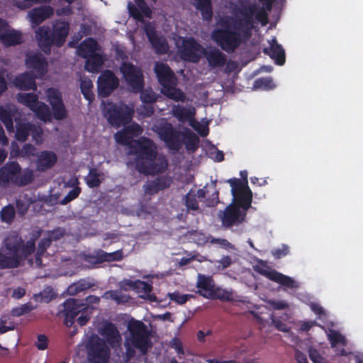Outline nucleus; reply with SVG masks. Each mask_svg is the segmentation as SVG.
<instances>
[{
	"mask_svg": "<svg viewBox=\"0 0 363 363\" xmlns=\"http://www.w3.org/2000/svg\"><path fill=\"white\" fill-rule=\"evenodd\" d=\"M262 8L243 6L233 18L220 20L211 34V38L225 51H233L241 41V33L252 26L254 19L264 26L267 23L266 11L271 9L273 0H259Z\"/></svg>",
	"mask_w": 363,
	"mask_h": 363,
	"instance_id": "1",
	"label": "nucleus"
},
{
	"mask_svg": "<svg viewBox=\"0 0 363 363\" xmlns=\"http://www.w3.org/2000/svg\"><path fill=\"white\" fill-rule=\"evenodd\" d=\"M243 180L231 179L229 183L231 186L233 195L232 203L220 215L223 224L225 226L237 225L245 220L246 211L252 203V191L247 186L246 171L240 172Z\"/></svg>",
	"mask_w": 363,
	"mask_h": 363,
	"instance_id": "2",
	"label": "nucleus"
},
{
	"mask_svg": "<svg viewBox=\"0 0 363 363\" xmlns=\"http://www.w3.org/2000/svg\"><path fill=\"white\" fill-rule=\"evenodd\" d=\"M128 162L139 172L147 174H155L162 172L167 167V161L162 155L156 152V147L147 138L133 142Z\"/></svg>",
	"mask_w": 363,
	"mask_h": 363,
	"instance_id": "3",
	"label": "nucleus"
},
{
	"mask_svg": "<svg viewBox=\"0 0 363 363\" xmlns=\"http://www.w3.org/2000/svg\"><path fill=\"white\" fill-rule=\"evenodd\" d=\"M174 40L181 57L190 62H197L202 54H204L211 67L223 66L225 62L224 55L218 49L211 48L204 52L203 48L193 38L174 37Z\"/></svg>",
	"mask_w": 363,
	"mask_h": 363,
	"instance_id": "4",
	"label": "nucleus"
},
{
	"mask_svg": "<svg viewBox=\"0 0 363 363\" xmlns=\"http://www.w3.org/2000/svg\"><path fill=\"white\" fill-rule=\"evenodd\" d=\"M21 238L13 235L5 240V247L0 252V268L16 267L20 260L28 258L35 249V241L28 240L26 245L20 246Z\"/></svg>",
	"mask_w": 363,
	"mask_h": 363,
	"instance_id": "5",
	"label": "nucleus"
},
{
	"mask_svg": "<svg viewBox=\"0 0 363 363\" xmlns=\"http://www.w3.org/2000/svg\"><path fill=\"white\" fill-rule=\"evenodd\" d=\"M69 33V26L65 22H56L52 31L47 27H41L35 32V38L40 48L46 54L50 52L51 46H61Z\"/></svg>",
	"mask_w": 363,
	"mask_h": 363,
	"instance_id": "6",
	"label": "nucleus"
},
{
	"mask_svg": "<svg viewBox=\"0 0 363 363\" xmlns=\"http://www.w3.org/2000/svg\"><path fill=\"white\" fill-rule=\"evenodd\" d=\"M129 335L126 338L127 355L131 357L134 350L145 353L150 347V335L144 324L138 320H131L128 323Z\"/></svg>",
	"mask_w": 363,
	"mask_h": 363,
	"instance_id": "7",
	"label": "nucleus"
},
{
	"mask_svg": "<svg viewBox=\"0 0 363 363\" xmlns=\"http://www.w3.org/2000/svg\"><path fill=\"white\" fill-rule=\"evenodd\" d=\"M155 72L162 86V92L168 98L177 101H184L185 96L176 88V79L169 67L162 62L155 65Z\"/></svg>",
	"mask_w": 363,
	"mask_h": 363,
	"instance_id": "8",
	"label": "nucleus"
},
{
	"mask_svg": "<svg viewBox=\"0 0 363 363\" xmlns=\"http://www.w3.org/2000/svg\"><path fill=\"white\" fill-rule=\"evenodd\" d=\"M77 54L86 59L84 67L89 72H97L103 64V57L97 43L92 38L84 40L78 48Z\"/></svg>",
	"mask_w": 363,
	"mask_h": 363,
	"instance_id": "9",
	"label": "nucleus"
},
{
	"mask_svg": "<svg viewBox=\"0 0 363 363\" xmlns=\"http://www.w3.org/2000/svg\"><path fill=\"white\" fill-rule=\"evenodd\" d=\"M103 113L113 126L120 127L128 123L132 118V106L123 104L116 105L111 102H103Z\"/></svg>",
	"mask_w": 363,
	"mask_h": 363,
	"instance_id": "10",
	"label": "nucleus"
},
{
	"mask_svg": "<svg viewBox=\"0 0 363 363\" xmlns=\"http://www.w3.org/2000/svg\"><path fill=\"white\" fill-rule=\"evenodd\" d=\"M16 99L18 103L28 107L35 116L44 122L50 121L52 114L48 106L38 100L35 94L20 93L17 95Z\"/></svg>",
	"mask_w": 363,
	"mask_h": 363,
	"instance_id": "11",
	"label": "nucleus"
},
{
	"mask_svg": "<svg viewBox=\"0 0 363 363\" xmlns=\"http://www.w3.org/2000/svg\"><path fill=\"white\" fill-rule=\"evenodd\" d=\"M32 175L31 171L22 172L18 164L11 162L0 169V183L12 182L18 185H23L31 179Z\"/></svg>",
	"mask_w": 363,
	"mask_h": 363,
	"instance_id": "12",
	"label": "nucleus"
},
{
	"mask_svg": "<svg viewBox=\"0 0 363 363\" xmlns=\"http://www.w3.org/2000/svg\"><path fill=\"white\" fill-rule=\"evenodd\" d=\"M154 130L171 149L178 148L179 144L184 141V135L174 131L172 125L164 120L155 126Z\"/></svg>",
	"mask_w": 363,
	"mask_h": 363,
	"instance_id": "13",
	"label": "nucleus"
},
{
	"mask_svg": "<svg viewBox=\"0 0 363 363\" xmlns=\"http://www.w3.org/2000/svg\"><path fill=\"white\" fill-rule=\"evenodd\" d=\"M88 358L92 363H106L108 357V348L97 336L92 335L86 344Z\"/></svg>",
	"mask_w": 363,
	"mask_h": 363,
	"instance_id": "14",
	"label": "nucleus"
},
{
	"mask_svg": "<svg viewBox=\"0 0 363 363\" xmlns=\"http://www.w3.org/2000/svg\"><path fill=\"white\" fill-rule=\"evenodd\" d=\"M16 138L18 140L25 141L28 135H31L36 143L43 140V131L40 127L32 125L25 119H16Z\"/></svg>",
	"mask_w": 363,
	"mask_h": 363,
	"instance_id": "15",
	"label": "nucleus"
},
{
	"mask_svg": "<svg viewBox=\"0 0 363 363\" xmlns=\"http://www.w3.org/2000/svg\"><path fill=\"white\" fill-rule=\"evenodd\" d=\"M254 268L261 274L278 284L290 288L298 286V284L292 278L270 269L264 262H259Z\"/></svg>",
	"mask_w": 363,
	"mask_h": 363,
	"instance_id": "16",
	"label": "nucleus"
},
{
	"mask_svg": "<svg viewBox=\"0 0 363 363\" xmlns=\"http://www.w3.org/2000/svg\"><path fill=\"white\" fill-rule=\"evenodd\" d=\"M123 258V254L121 250L111 253L99 250L96 252V256H79L78 261L82 262V267H90L100 262L120 261Z\"/></svg>",
	"mask_w": 363,
	"mask_h": 363,
	"instance_id": "17",
	"label": "nucleus"
},
{
	"mask_svg": "<svg viewBox=\"0 0 363 363\" xmlns=\"http://www.w3.org/2000/svg\"><path fill=\"white\" fill-rule=\"evenodd\" d=\"M120 69L129 88L133 91H140L143 86V74L140 70L126 62L123 63Z\"/></svg>",
	"mask_w": 363,
	"mask_h": 363,
	"instance_id": "18",
	"label": "nucleus"
},
{
	"mask_svg": "<svg viewBox=\"0 0 363 363\" xmlns=\"http://www.w3.org/2000/svg\"><path fill=\"white\" fill-rule=\"evenodd\" d=\"M99 298L94 296H91L86 298L84 303L79 302L75 299H69L66 303L67 313L65 317V324L67 326H72L73 324L72 318L77 313L82 311V309L88 310L89 305L98 303Z\"/></svg>",
	"mask_w": 363,
	"mask_h": 363,
	"instance_id": "19",
	"label": "nucleus"
},
{
	"mask_svg": "<svg viewBox=\"0 0 363 363\" xmlns=\"http://www.w3.org/2000/svg\"><path fill=\"white\" fill-rule=\"evenodd\" d=\"M121 287L127 291L132 289L137 293L140 298L148 299L150 301H156V297L150 294L152 286L140 280L133 281L128 279L122 282Z\"/></svg>",
	"mask_w": 363,
	"mask_h": 363,
	"instance_id": "20",
	"label": "nucleus"
},
{
	"mask_svg": "<svg viewBox=\"0 0 363 363\" xmlns=\"http://www.w3.org/2000/svg\"><path fill=\"white\" fill-rule=\"evenodd\" d=\"M26 64L27 68L36 78H42L47 72V62L40 54L28 55Z\"/></svg>",
	"mask_w": 363,
	"mask_h": 363,
	"instance_id": "21",
	"label": "nucleus"
},
{
	"mask_svg": "<svg viewBox=\"0 0 363 363\" xmlns=\"http://www.w3.org/2000/svg\"><path fill=\"white\" fill-rule=\"evenodd\" d=\"M48 101L52 106L55 118L60 120L66 116V111L62 103L60 93L55 89H48L46 91Z\"/></svg>",
	"mask_w": 363,
	"mask_h": 363,
	"instance_id": "22",
	"label": "nucleus"
},
{
	"mask_svg": "<svg viewBox=\"0 0 363 363\" xmlns=\"http://www.w3.org/2000/svg\"><path fill=\"white\" fill-rule=\"evenodd\" d=\"M118 85V79L111 71H105L98 79L99 95L106 96L110 94Z\"/></svg>",
	"mask_w": 363,
	"mask_h": 363,
	"instance_id": "23",
	"label": "nucleus"
},
{
	"mask_svg": "<svg viewBox=\"0 0 363 363\" xmlns=\"http://www.w3.org/2000/svg\"><path fill=\"white\" fill-rule=\"evenodd\" d=\"M142 128L136 123H132L125 128L122 131L118 132L115 135V140L117 143L128 145L131 142V139L142 133Z\"/></svg>",
	"mask_w": 363,
	"mask_h": 363,
	"instance_id": "24",
	"label": "nucleus"
},
{
	"mask_svg": "<svg viewBox=\"0 0 363 363\" xmlns=\"http://www.w3.org/2000/svg\"><path fill=\"white\" fill-rule=\"evenodd\" d=\"M215 284L210 277L199 274L196 282L197 293L206 298L211 299L213 295Z\"/></svg>",
	"mask_w": 363,
	"mask_h": 363,
	"instance_id": "25",
	"label": "nucleus"
},
{
	"mask_svg": "<svg viewBox=\"0 0 363 363\" xmlns=\"http://www.w3.org/2000/svg\"><path fill=\"white\" fill-rule=\"evenodd\" d=\"M147 36L152 47L158 53H165L168 50V45L166 40L161 36L157 35L152 25L148 24L145 28Z\"/></svg>",
	"mask_w": 363,
	"mask_h": 363,
	"instance_id": "26",
	"label": "nucleus"
},
{
	"mask_svg": "<svg viewBox=\"0 0 363 363\" xmlns=\"http://www.w3.org/2000/svg\"><path fill=\"white\" fill-rule=\"evenodd\" d=\"M52 13L53 9L51 7L40 6L30 11L28 14V18L33 26H35L49 18Z\"/></svg>",
	"mask_w": 363,
	"mask_h": 363,
	"instance_id": "27",
	"label": "nucleus"
},
{
	"mask_svg": "<svg viewBox=\"0 0 363 363\" xmlns=\"http://www.w3.org/2000/svg\"><path fill=\"white\" fill-rule=\"evenodd\" d=\"M56 162L57 155L52 151H43L37 155L36 165L38 170H46L52 167Z\"/></svg>",
	"mask_w": 363,
	"mask_h": 363,
	"instance_id": "28",
	"label": "nucleus"
},
{
	"mask_svg": "<svg viewBox=\"0 0 363 363\" xmlns=\"http://www.w3.org/2000/svg\"><path fill=\"white\" fill-rule=\"evenodd\" d=\"M328 337L332 347L335 350L338 355H346L347 352L345 349L340 348L346 345L347 341L344 336L340 333L330 330L328 332Z\"/></svg>",
	"mask_w": 363,
	"mask_h": 363,
	"instance_id": "29",
	"label": "nucleus"
},
{
	"mask_svg": "<svg viewBox=\"0 0 363 363\" xmlns=\"http://www.w3.org/2000/svg\"><path fill=\"white\" fill-rule=\"evenodd\" d=\"M0 41L6 46L14 45L22 42L21 33L11 29L6 24V28L0 34Z\"/></svg>",
	"mask_w": 363,
	"mask_h": 363,
	"instance_id": "30",
	"label": "nucleus"
},
{
	"mask_svg": "<svg viewBox=\"0 0 363 363\" xmlns=\"http://www.w3.org/2000/svg\"><path fill=\"white\" fill-rule=\"evenodd\" d=\"M63 235L64 230L58 228L49 233L48 239H43L41 240V242L39 243L38 249L35 256V264L37 266L40 267L42 264L40 256L45 251V247L50 245V240L59 239L62 237Z\"/></svg>",
	"mask_w": 363,
	"mask_h": 363,
	"instance_id": "31",
	"label": "nucleus"
},
{
	"mask_svg": "<svg viewBox=\"0 0 363 363\" xmlns=\"http://www.w3.org/2000/svg\"><path fill=\"white\" fill-rule=\"evenodd\" d=\"M269 43V46L264 48V52L274 59L278 65H282L285 61L284 50L277 44L275 39H272Z\"/></svg>",
	"mask_w": 363,
	"mask_h": 363,
	"instance_id": "32",
	"label": "nucleus"
},
{
	"mask_svg": "<svg viewBox=\"0 0 363 363\" xmlns=\"http://www.w3.org/2000/svg\"><path fill=\"white\" fill-rule=\"evenodd\" d=\"M144 106L139 111L143 116H150L153 112L151 104L156 101V96L151 89H146L142 91L140 95Z\"/></svg>",
	"mask_w": 363,
	"mask_h": 363,
	"instance_id": "33",
	"label": "nucleus"
},
{
	"mask_svg": "<svg viewBox=\"0 0 363 363\" xmlns=\"http://www.w3.org/2000/svg\"><path fill=\"white\" fill-rule=\"evenodd\" d=\"M173 115L182 122H187L190 124L194 118L195 111L192 107L174 106L172 109Z\"/></svg>",
	"mask_w": 363,
	"mask_h": 363,
	"instance_id": "34",
	"label": "nucleus"
},
{
	"mask_svg": "<svg viewBox=\"0 0 363 363\" xmlns=\"http://www.w3.org/2000/svg\"><path fill=\"white\" fill-rule=\"evenodd\" d=\"M138 9H135L130 4H128V10L131 16L140 21L143 16L150 17L151 11L142 0H135Z\"/></svg>",
	"mask_w": 363,
	"mask_h": 363,
	"instance_id": "35",
	"label": "nucleus"
},
{
	"mask_svg": "<svg viewBox=\"0 0 363 363\" xmlns=\"http://www.w3.org/2000/svg\"><path fill=\"white\" fill-rule=\"evenodd\" d=\"M13 84L21 89H36V84L34 78L30 77L27 73L17 77L13 82Z\"/></svg>",
	"mask_w": 363,
	"mask_h": 363,
	"instance_id": "36",
	"label": "nucleus"
},
{
	"mask_svg": "<svg viewBox=\"0 0 363 363\" xmlns=\"http://www.w3.org/2000/svg\"><path fill=\"white\" fill-rule=\"evenodd\" d=\"M101 334L106 337L107 341L112 347H115L121 341L119 333L112 324H106Z\"/></svg>",
	"mask_w": 363,
	"mask_h": 363,
	"instance_id": "37",
	"label": "nucleus"
},
{
	"mask_svg": "<svg viewBox=\"0 0 363 363\" xmlns=\"http://www.w3.org/2000/svg\"><path fill=\"white\" fill-rule=\"evenodd\" d=\"M13 108L10 106L4 107L0 106V120L4 123L8 131H13L12 116Z\"/></svg>",
	"mask_w": 363,
	"mask_h": 363,
	"instance_id": "38",
	"label": "nucleus"
},
{
	"mask_svg": "<svg viewBox=\"0 0 363 363\" xmlns=\"http://www.w3.org/2000/svg\"><path fill=\"white\" fill-rule=\"evenodd\" d=\"M93 84L91 81L88 78L81 79V90L84 98L91 102L94 99L92 94Z\"/></svg>",
	"mask_w": 363,
	"mask_h": 363,
	"instance_id": "39",
	"label": "nucleus"
},
{
	"mask_svg": "<svg viewBox=\"0 0 363 363\" xmlns=\"http://www.w3.org/2000/svg\"><path fill=\"white\" fill-rule=\"evenodd\" d=\"M197 8L201 10L203 18L208 19L211 16L210 0H195Z\"/></svg>",
	"mask_w": 363,
	"mask_h": 363,
	"instance_id": "40",
	"label": "nucleus"
},
{
	"mask_svg": "<svg viewBox=\"0 0 363 363\" xmlns=\"http://www.w3.org/2000/svg\"><path fill=\"white\" fill-rule=\"evenodd\" d=\"M214 298H218L223 301H230L233 298V293L232 291L215 287L213 295L211 299Z\"/></svg>",
	"mask_w": 363,
	"mask_h": 363,
	"instance_id": "41",
	"label": "nucleus"
},
{
	"mask_svg": "<svg viewBox=\"0 0 363 363\" xmlns=\"http://www.w3.org/2000/svg\"><path fill=\"white\" fill-rule=\"evenodd\" d=\"M103 176L97 172L96 169H91L87 175L86 180L87 184L91 186H97L99 185Z\"/></svg>",
	"mask_w": 363,
	"mask_h": 363,
	"instance_id": "42",
	"label": "nucleus"
},
{
	"mask_svg": "<svg viewBox=\"0 0 363 363\" xmlns=\"http://www.w3.org/2000/svg\"><path fill=\"white\" fill-rule=\"evenodd\" d=\"M255 87L264 90L272 89L275 87L273 81L269 78L259 79L255 81Z\"/></svg>",
	"mask_w": 363,
	"mask_h": 363,
	"instance_id": "43",
	"label": "nucleus"
},
{
	"mask_svg": "<svg viewBox=\"0 0 363 363\" xmlns=\"http://www.w3.org/2000/svg\"><path fill=\"white\" fill-rule=\"evenodd\" d=\"M168 296L172 301L179 304H184L189 298L193 297L191 294H181L178 291L168 294Z\"/></svg>",
	"mask_w": 363,
	"mask_h": 363,
	"instance_id": "44",
	"label": "nucleus"
},
{
	"mask_svg": "<svg viewBox=\"0 0 363 363\" xmlns=\"http://www.w3.org/2000/svg\"><path fill=\"white\" fill-rule=\"evenodd\" d=\"M189 125L192 126L202 136L206 135L208 133L207 122H198L194 119Z\"/></svg>",
	"mask_w": 363,
	"mask_h": 363,
	"instance_id": "45",
	"label": "nucleus"
},
{
	"mask_svg": "<svg viewBox=\"0 0 363 363\" xmlns=\"http://www.w3.org/2000/svg\"><path fill=\"white\" fill-rule=\"evenodd\" d=\"M104 297L106 299L114 300L118 303L127 301V298L122 296L120 292L115 291H107L104 294Z\"/></svg>",
	"mask_w": 363,
	"mask_h": 363,
	"instance_id": "46",
	"label": "nucleus"
},
{
	"mask_svg": "<svg viewBox=\"0 0 363 363\" xmlns=\"http://www.w3.org/2000/svg\"><path fill=\"white\" fill-rule=\"evenodd\" d=\"M15 211L12 206H6L1 211V218L6 223H10L14 217Z\"/></svg>",
	"mask_w": 363,
	"mask_h": 363,
	"instance_id": "47",
	"label": "nucleus"
},
{
	"mask_svg": "<svg viewBox=\"0 0 363 363\" xmlns=\"http://www.w3.org/2000/svg\"><path fill=\"white\" fill-rule=\"evenodd\" d=\"M162 182L160 184H154L151 185L150 187H147L146 189V191H147L149 193H153L157 192V191L160 189H163L164 188H166L167 186H169L171 181L169 179H163Z\"/></svg>",
	"mask_w": 363,
	"mask_h": 363,
	"instance_id": "48",
	"label": "nucleus"
},
{
	"mask_svg": "<svg viewBox=\"0 0 363 363\" xmlns=\"http://www.w3.org/2000/svg\"><path fill=\"white\" fill-rule=\"evenodd\" d=\"M89 287V285L85 282H78L69 286L68 292L70 294H74Z\"/></svg>",
	"mask_w": 363,
	"mask_h": 363,
	"instance_id": "49",
	"label": "nucleus"
},
{
	"mask_svg": "<svg viewBox=\"0 0 363 363\" xmlns=\"http://www.w3.org/2000/svg\"><path fill=\"white\" fill-rule=\"evenodd\" d=\"M79 193H80V189L74 188L65 196V198L61 201V203L66 204L67 203L69 202L70 201H72L74 199H75L76 197H77L79 196Z\"/></svg>",
	"mask_w": 363,
	"mask_h": 363,
	"instance_id": "50",
	"label": "nucleus"
},
{
	"mask_svg": "<svg viewBox=\"0 0 363 363\" xmlns=\"http://www.w3.org/2000/svg\"><path fill=\"white\" fill-rule=\"evenodd\" d=\"M186 205L188 209L196 210L198 208V203L196 200L191 194H189L186 196Z\"/></svg>",
	"mask_w": 363,
	"mask_h": 363,
	"instance_id": "51",
	"label": "nucleus"
},
{
	"mask_svg": "<svg viewBox=\"0 0 363 363\" xmlns=\"http://www.w3.org/2000/svg\"><path fill=\"white\" fill-rule=\"evenodd\" d=\"M35 345L38 350H44L48 347V339L44 335H39L38 336Z\"/></svg>",
	"mask_w": 363,
	"mask_h": 363,
	"instance_id": "52",
	"label": "nucleus"
},
{
	"mask_svg": "<svg viewBox=\"0 0 363 363\" xmlns=\"http://www.w3.org/2000/svg\"><path fill=\"white\" fill-rule=\"evenodd\" d=\"M309 356L313 363H327L324 359L320 356L318 352L315 350H311Z\"/></svg>",
	"mask_w": 363,
	"mask_h": 363,
	"instance_id": "53",
	"label": "nucleus"
},
{
	"mask_svg": "<svg viewBox=\"0 0 363 363\" xmlns=\"http://www.w3.org/2000/svg\"><path fill=\"white\" fill-rule=\"evenodd\" d=\"M84 310L85 309H83V308L82 309V311H81L82 314L77 319L78 324L81 326L84 325L89 319V317L88 316L87 313L86 311H84ZM79 313H80V312H79ZM78 314H79V313H77V315L72 320H73ZM72 322L74 323V320H72Z\"/></svg>",
	"mask_w": 363,
	"mask_h": 363,
	"instance_id": "54",
	"label": "nucleus"
},
{
	"mask_svg": "<svg viewBox=\"0 0 363 363\" xmlns=\"http://www.w3.org/2000/svg\"><path fill=\"white\" fill-rule=\"evenodd\" d=\"M7 321V317L3 316L0 319V333H4L9 330H11L13 329V326L12 325H6Z\"/></svg>",
	"mask_w": 363,
	"mask_h": 363,
	"instance_id": "55",
	"label": "nucleus"
},
{
	"mask_svg": "<svg viewBox=\"0 0 363 363\" xmlns=\"http://www.w3.org/2000/svg\"><path fill=\"white\" fill-rule=\"evenodd\" d=\"M269 304L274 309L280 310L287 307V304L282 301H269Z\"/></svg>",
	"mask_w": 363,
	"mask_h": 363,
	"instance_id": "56",
	"label": "nucleus"
},
{
	"mask_svg": "<svg viewBox=\"0 0 363 363\" xmlns=\"http://www.w3.org/2000/svg\"><path fill=\"white\" fill-rule=\"evenodd\" d=\"M172 346L179 354H184L182 342L179 339H174L172 342Z\"/></svg>",
	"mask_w": 363,
	"mask_h": 363,
	"instance_id": "57",
	"label": "nucleus"
},
{
	"mask_svg": "<svg viewBox=\"0 0 363 363\" xmlns=\"http://www.w3.org/2000/svg\"><path fill=\"white\" fill-rule=\"evenodd\" d=\"M289 253V248L286 246H283L281 248L276 250L273 254L277 258L282 257Z\"/></svg>",
	"mask_w": 363,
	"mask_h": 363,
	"instance_id": "58",
	"label": "nucleus"
},
{
	"mask_svg": "<svg viewBox=\"0 0 363 363\" xmlns=\"http://www.w3.org/2000/svg\"><path fill=\"white\" fill-rule=\"evenodd\" d=\"M35 152V149L32 145H28L24 147L21 154L23 155L30 156V155H34Z\"/></svg>",
	"mask_w": 363,
	"mask_h": 363,
	"instance_id": "59",
	"label": "nucleus"
},
{
	"mask_svg": "<svg viewBox=\"0 0 363 363\" xmlns=\"http://www.w3.org/2000/svg\"><path fill=\"white\" fill-rule=\"evenodd\" d=\"M212 243L218 244L223 247H232V245L226 240L223 239H212L211 240Z\"/></svg>",
	"mask_w": 363,
	"mask_h": 363,
	"instance_id": "60",
	"label": "nucleus"
},
{
	"mask_svg": "<svg viewBox=\"0 0 363 363\" xmlns=\"http://www.w3.org/2000/svg\"><path fill=\"white\" fill-rule=\"evenodd\" d=\"M197 238H195L194 240L197 242L199 245H201L208 242V238H206L204 235L199 233L196 235Z\"/></svg>",
	"mask_w": 363,
	"mask_h": 363,
	"instance_id": "61",
	"label": "nucleus"
},
{
	"mask_svg": "<svg viewBox=\"0 0 363 363\" xmlns=\"http://www.w3.org/2000/svg\"><path fill=\"white\" fill-rule=\"evenodd\" d=\"M311 310L313 311L315 313L318 314H323L324 311L321 306L316 303H311Z\"/></svg>",
	"mask_w": 363,
	"mask_h": 363,
	"instance_id": "62",
	"label": "nucleus"
},
{
	"mask_svg": "<svg viewBox=\"0 0 363 363\" xmlns=\"http://www.w3.org/2000/svg\"><path fill=\"white\" fill-rule=\"evenodd\" d=\"M25 293L26 291L23 289L18 288L13 291V296L16 298H20L25 294Z\"/></svg>",
	"mask_w": 363,
	"mask_h": 363,
	"instance_id": "63",
	"label": "nucleus"
},
{
	"mask_svg": "<svg viewBox=\"0 0 363 363\" xmlns=\"http://www.w3.org/2000/svg\"><path fill=\"white\" fill-rule=\"evenodd\" d=\"M296 357L298 363H308L306 355L299 352H296Z\"/></svg>",
	"mask_w": 363,
	"mask_h": 363,
	"instance_id": "64",
	"label": "nucleus"
}]
</instances>
